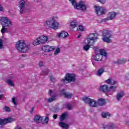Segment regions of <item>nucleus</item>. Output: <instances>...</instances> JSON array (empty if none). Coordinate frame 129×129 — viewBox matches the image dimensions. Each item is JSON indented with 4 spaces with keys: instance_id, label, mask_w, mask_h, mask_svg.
Here are the masks:
<instances>
[{
    "instance_id": "f257e3e1",
    "label": "nucleus",
    "mask_w": 129,
    "mask_h": 129,
    "mask_svg": "<svg viewBox=\"0 0 129 129\" xmlns=\"http://www.w3.org/2000/svg\"><path fill=\"white\" fill-rule=\"evenodd\" d=\"M16 48L18 51L21 53H27L28 50L30 49V45L26 44L25 40H19L16 43Z\"/></svg>"
},
{
    "instance_id": "f03ea898",
    "label": "nucleus",
    "mask_w": 129,
    "mask_h": 129,
    "mask_svg": "<svg viewBox=\"0 0 129 129\" xmlns=\"http://www.w3.org/2000/svg\"><path fill=\"white\" fill-rule=\"evenodd\" d=\"M71 3L72 6H73L76 10H79L80 9L81 11L85 12L86 11V5L84 4L83 1H81L79 4L76 2V0H69Z\"/></svg>"
},
{
    "instance_id": "7ed1b4c3",
    "label": "nucleus",
    "mask_w": 129,
    "mask_h": 129,
    "mask_svg": "<svg viewBox=\"0 0 129 129\" xmlns=\"http://www.w3.org/2000/svg\"><path fill=\"white\" fill-rule=\"evenodd\" d=\"M0 22H3V23H4V26L3 25V28L1 29V33L2 34H5V32H6L7 31V28L5 27H10V26H12V22L9 20V18L7 17H1Z\"/></svg>"
},
{
    "instance_id": "20e7f679",
    "label": "nucleus",
    "mask_w": 129,
    "mask_h": 129,
    "mask_svg": "<svg viewBox=\"0 0 129 129\" xmlns=\"http://www.w3.org/2000/svg\"><path fill=\"white\" fill-rule=\"evenodd\" d=\"M48 37L46 36H40L34 40L33 44L34 46H37L41 44H45V43L48 42Z\"/></svg>"
},
{
    "instance_id": "39448f33",
    "label": "nucleus",
    "mask_w": 129,
    "mask_h": 129,
    "mask_svg": "<svg viewBox=\"0 0 129 129\" xmlns=\"http://www.w3.org/2000/svg\"><path fill=\"white\" fill-rule=\"evenodd\" d=\"M102 36L103 37L102 38L103 42H106V43H111V39L110 38L112 37V35H111V32L109 30H103Z\"/></svg>"
},
{
    "instance_id": "423d86ee",
    "label": "nucleus",
    "mask_w": 129,
    "mask_h": 129,
    "mask_svg": "<svg viewBox=\"0 0 129 129\" xmlns=\"http://www.w3.org/2000/svg\"><path fill=\"white\" fill-rule=\"evenodd\" d=\"M45 24L53 30H57L59 27V23L54 20V17H52L51 20L46 21Z\"/></svg>"
},
{
    "instance_id": "0eeeda50",
    "label": "nucleus",
    "mask_w": 129,
    "mask_h": 129,
    "mask_svg": "<svg viewBox=\"0 0 129 129\" xmlns=\"http://www.w3.org/2000/svg\"><path fill=\"white\" fill-rule=\"evenodd\" d=\"M83 100L86 103L89 104L90 106H92V107H96L97 106V102L88 97L83 98Z\"/></svg>"
},
{
    "instance_id": "6e6552de",
    "label": "nucleus",
    "mask_w": 129,
    "mask_h": 129,
    "mask_svg": "<svg viewBox=\"0 0 129 129\" xmlns=\"http://www.w3.org/2000/svg\"><path fill=\"white\" fill-rule=\"evenodd\" d=\"M98 38L95 37V33H92L89 35L88 38L87 39V44L90 46H93L95 43V40H97Z\"/></svg>"
},
{
    "instance_id": "1a4fd4ad",
    "label": "nucleus",
    "mask_w": 129,
    "mask_h": 129,
    "mask_svg": "<svg viewBox=\"0 0 129 129\" xmlns=\"http://www.w3.org/2000/svg\"><path fill=\"white\" fill-rule=\"evenodd\" d=\"M75 75L73 74H68L66 75V77L63 78L61 81L65 82L68 81V82H74L75 81Z\"/></svg>"
},
{
    "instance_id": "9d476101",
    "label": "nucleus",
    "mask_w": 129,
    "mask_h": 129,
    "mask_svg": "<svg viewBox=\"0 0 129 129\" xmlns=\"http://www.w3.org/2000/svg\"><path fill=\"white\" fill-rule=\"evenodd\" d=\"M13 121H15L14 118L8 117L4 119L0 118V125H5V124L13 122Z\"/></svg>"
},
{
    "instance_id": "9b49d317",
    "label": "nucleus",
    "mask_w": 129,
    "mask_h": 129,
    "mask_svg": "<svg viewBox=\"0 0 129 129\" xmlns=\"http://www.w3.org/2000/svg\"><path fill=\"white\" fill-rule=\"evenodd\" d=\"M95 8L97 16H101L106 13V10L101 7L95 6Z\"/></svg>"
},
{
    "instance_id": "f8f14e48",
    "label": "nucleus",
    "mask_w": 129,
    "mask_h": 129,
    "mask_svg": "<svg viewBox=\"0 0 129 129\" xmlns=\"http://www.w3.org/2000/svg\"><path fill=\"white\" fill-rule=\"evenodd\" d=\"M26 5V2L22 0L19 3V8H20V13L22 15L25 14V5Z\"/></svg>"
},
{
    "instance_id": "ddd939ff",
    "label": "nucleus",
    "mask_w": 129,
    "mask_h": 129,
    "mask_svg": "<svg viewBox=\"0 0 129 129\" xmlns=\"http://www.w3.org/2000/svg\"><path fill=\"white\" fill-rule=\"evenodd\" d=\"M117 14L115 12H109L108 13V17L107 18H106L105 19L102 20L101 22H106V21L110 20H113L114 18H115Z\"/></svg>"
},
{
    "instance_id": "4468645a",
    "label": "nucleus",
    "mask_w": 129,
    "mask_h": 129,
    "mask_svg": "<svg viewBox=\"0 0 129 129\" xmlns=\"http://www.w3.org/2000/svg\"><path fill=\"white\" fill-rule=\"evenodd\" d=\"M42 50L44 52H52L55 50V47L53 46L45 45L42 47Z\"/></svg>"
},
{
    "instance_id": "2eb2a0df",
    "label": "nucleus",
    "mask_w": 129,
    "mask_h": 129,
    "mask_svg": "<svg viewBox=\"0 0 129 129\" xmlns=\"http://www.w3.org/2000/svg\"><path fill=\"white\" fill-rule=\"evenodd\" d=\"M99 91L102 92H108L109 91V88L107 85H103L100 86Z\"/></svg>"
},
{
    "instance_id": "dca6fc26",
    "label": "nucleus",
    "mask_w": 129,
    "mask_h": 129,
    "mask_svg": "<svg viewBox=\"0 0 129 129\" xmlns=\"http://www.w3.org/2000/svg\"><path fill=\"white\" fill-rule=\"evenodd\" d=\"M60 92L62 93V95L66 98H71L72 96H73V94H67L66 92H65V89H63L60 91Z\"/></svg>"
},
{
    "instance_id": "f3484780",
    "label": "nucleus",
    "mask_w": 129,
    "mask_h": 129,
    "mask_svg": "<svg viewBox=\"0 0 129 129\" xmlns=\"http://www.w3.org/2000/svg\"><path fill=\"white\" fill-rule=\"evenodd\" d=\"M68 36V33L65 31H61L58 34V38H62V39H64V38H67Z\"/></svg>"
},
{
    "instance_id": "a211bd4d",
    "label": "nucleus",
    "mask_w": 129,
    "mask_h": 129,
    "mask_svg": "<svg viewBox=\"0 0 129 129\" xmlns=\"http://www.w3.org/2000/svg\"><path fill=\"white\" fill-rule=\"evenodd\" d=\"M34 121H36L37 123H40V122H42V120H43V117L39 116V115H36L34 119Z\"/></svg>"
},
{
    "instance_id": "6ab92c4d",
    "label": "nucleus",
    "mask_w": 129,
    "mask_h": 129,
    "mask_svg": "<svg viewBox=\"0 0 129 129\" xmlns=\"http://www.w3.org/2000/svg\"><path fill=\"white\" fill-rule=\"evenodd\" d=\"M97 103L100 106H102V105H104V104L106 103V102L105 101V100L102 98H100L98 99Z\"/></svg>"
},
{
    "instance_id": "aec40b11",
    "label": "nucleus",
    "mask_w": 129,
    "mask_h": 129,
    "mask_svg": "<svg viewBox=\"0 0 129 129\" xmlns=\"http://www.w3.org/2000/svg\"><path fill=\"white\" fill-rule=\"evenodd\" d=\"M105 83H107V84H109L110 85H115L117 83L116 81L112 82L111 79H107L105 81Z\"/></svg>"
},
{
    "instance_id": "412c9836",
    "label": "nucleus",
    "mask_w": 129,
    "mask_h": 129,
    "mask_svg": "<svg viewBox=\"0 0 129 129\" xmlns=\"http://www.w3.org/2000/svg\"><path fill=\"white\" fill-rule=\"evenodd\" d=\"M59 125L61 126V127H62L63 129H69V126L68 124L63 122H59Z\"/></svg>"
},
{
    "instance_id": "4be33fe9",
    "label": "nucleus",
    "mask_w": 129,
    "mask_h": 129,
    "mask_svg": "<svg viewBox=\"0 0 129 129\" xmlns=\"http://www.w3.org/2000/svg\"><path fill=\"white\" fill-rule=\"evenodd\" d=\"M115 126L113 124L111 125H103V128L104 129H113L114 128Z\"/></svg>"
},
{
    "instance_id": "5701e85b",
    "label": "nucleus",
    "mask_w": 129,
    "mask_h": 129,
    "mask_svg": "<svg viewBox=\"0 0 129 129\" xmlns=\"http://www.w3.org/2000/svg\"><path fill=\"white\" fill-rule=\"evenodd\" d=\"M95 61H101L102 60V56L99 53L96 54L95 56Z\"/></svg>"
},
{
    "instance_id": "b1692460",
    "label": "nucleus",
    "mask_w": 129,
    "mask_h": 129,
    "mask_svg": "<svg viewBox=\"0 0 129 129\" xmlns=\"http://www.w3.org/2000/svg\"><path fill=\"white\" fill-rule=\"evenodd\" d=\"M123 95H124V94L123 92L118 93L116 95L117 100H120V98H122V97H123Z\"/></svg>"
},
{
    "instance_id": "393cba45",
    "label": "nucleus",
    "mask_w": 129,
    "mask_h": 129,
    "mask_svg": "<svg viewBox=\"0 0 129 129\" xmlns=\"http://www.w3.org/2000/svg\"><path fill=\"white\" fill-rule=\"evenodd\" d=\"M78 24L76 20H74L71 22V26L72 28H76V26H78Z\"/></svg>"
},
{
    "instance_id": "a878e982",
    "label": "nucleus",
    "mask_w": 129,
    "mask_h": 129,
    "mask_svg": "<svg viewBox=\"0 0 129 129\" xmlns=\"http://www.w3.org/2000/svg\"><path fill=\"white\" fill-rule=\"evenodd\" d=\"M100 54L101 56H104L105 57H107V53L104 49L100 50Z\"/></svg>"
},
{
    "instance_id": "bb28decb",
    "label": "nucleus",
    "mask_w": 129,
    "mask_h": 129,
    "mask_svg": "<svg viewBox=\"0 0 129 129\" xmlns=\"http://www.w3.org/2000/svg\"><path fill=\"white\" fill-rule=\"evenodd\" d=\"M102 116L103 118H107V117H109L110 116V114L108 112H102Z\"/></svg>"
},
{
    "instance_id": "cd10ccee",
    "label": "nucleus",
    "mask_w": 129,
    "mask_h": 129,
    "mask_svg": "<svg viewBox=\"0 0 129 129\" xmlns=\"http://www.w3.org/2000/svg\"><path fill=\"white\" fill-rule=\"evenodd\" d=\"M66 117H67V113L65 112L62 113L60 117V121H63V120H64Z\"/></svg>"
},
{
    "instance_id": "c85d7f7f",
    "label": "nucleus",
    "mask_w": 129,
    "mask_h": 129,
    "mask_svg": "<svg viewBox=\"0 0 129 129\" xmlns=\"http://www.w3.org/2000/svg\"><path fill=\"white\" fill-rule=\"evenodd\" d=\"M6 82L8 83V84H9V85H10L11 86H15L14 83L11 80H7L6 81Z\"/></svg>"
},
{
    "instance_id": "c756f323",
    "label": "nucleus",
    "mask_w": 129,
    "mask_h": 129,
    "mask_svg": "<svg viewBox=\"0 0 129 129\" xmlns=\"http://www.w3.org/2000/svg\"><path fill=\"white\" fill-rule=\"evenodd\" d=\"M103 72H104V70H103V69H100L98 71L97 75H98V76H100V75H101Z\"/></svg>"
},
{
    "instance_id": "7c9ffc66",
    "label": "nucleus",
    "mask_w": 129,
    "mask_h": 129,
    "mask_svg": "<svg viewBox=\"0 0 129 129\" xmlns=\"http://www.w3.org/2000/svg\"><path fill=\"white\" fill-rule=\"evenodd\" d=\"M56 98L55 96H52V98H48L47 102H53V101Z\"/></svg>"
},
{
    "instance_id": "2f4dec72",
    "label": "nucleus",
    "mask_w": 129,
    "mask_h": 129,
    "mask_svg": "<svg viewBox=\"0 0 129 129\" xmlns=\"http://www.w3.org/2000/svg\"><path fill=\"white\" fill-rule=\"evenodd\" d=\"M91 45H90L89 44H88L87 43V45H86L84 47V49L85 50V51H88V50H89V48H90Z\"/></svg>"
},
{
    "instance_id": "473e14b6",
    "label": "nucleus",
    "mask_w": 129,
    "mask_h": 129,
    "mask_svg": "<svg viewBox=\"0 0 129 129\" xmlns=\"http://www.w3.org/2000/svg\"><path fill=\"white\" fill-rule=\"evenodd\" d=\"M123 63V60H118L117 61H114V64H122Z\"/></svg>"
},
{
    "instance_id": "72a5a7b5",
    "label": "nucleus",
    "mask_w": 129,
    "mask_h": 129,
    "mask_svg": "<svg viewBox=\"0 0 129 129\" xmlns=\"http://www.w3.org/2000/svg\"><path fill=\"white\" fill-rule=\"evenodd\" d=\"M4 110H5V111H7L8 112L11 111V109H10V107H8V106H5L3 108Z\"/></svg>"
},
{
    "instance_id": "f704fd0d",
    "label": "nucleus",
    "mask_w": 129,
    "mask_h": 129,
    "mask_svg": "<svg viewBox=\"0 0 129 129\" xmlns=\"http://www.w3.org/2000/svg\"><path fill=\"white\" fill-rule=\"evenodd\" d=\"M117 88V86H111L109 87V89H112L113 91H115V89Z\"/></svg>"
},
{
    "instance_id": "c9c22d12",
    "label": "nucleus",
    "mask_w": 129,
    "mask_h": 129,
    "mask_svg": "<svg viewBox=\"0 0 129 129\" xmlns=\"http://www.w3.org/2000/svg\"><path fill=\"white\" fill-rule=\"evenodd\" d=\"M59 52H60V48H57L56 50L54 51V55H58Z\"/></svg>"
},
{
    "instance_id": "e433bc0d",
    "label": "nucleus",
    "mask_w": 129,
    "mask_h": 129,
    "mask_svg": "<svg viewBox=\"0 0 129 129\" xmlns=\"http://www.w3.org/2000/svg\"><path fill=\"white\" fill-rule=\"evenodd\" d=\"M67 107L69 110H71V109H72V106L71 105V104H68L67 105Z\"/></svg>"
},
{
    "instance_id": "4c0bfd02",
    "label": "nucleus",
    "mask_w": 129,
    "mask_h": 129,
    "mask_svg": "<svg viewBox=\"0 0 129 129\" xmlns=\"http://www.w3.org/2000/svg\"><path fill=\"white\" fill-rule=\"evenodd\" d=\"M50 81L52 82H55V81H56V79H55V78L53 77L52 76H50Z\"/></svg>"
},
{
    "instance_id": "58836bf2",
    "label": "nucleus",
    "mask_w": 129,
    "mask_h": 129,
    "mask_svg": "<svg viewBox=\"0 0 129 129\" xmlns=\"http://www.w3.org/2000/svg\"><path fill=\"white\" fill-rule=\"evenodd\" d=\"M84 27L82 25H80L79 26V30L78 31H84Z\"/></svg>"
},
{
    "instance_id": "ea45409f",
    "label": "nucleus",
    "mask_w": 129,
    "mask_h": 129,
    "mask_svg": "<svg viewBox=\"0 0 129 129\" xmlns=\"http://www.w3.org/2000/svg\"><path fill=\"white\" fill-rule=\"evenodd\" d=\"M44 121L47 124L48 123V122L49 121V117H46Z\"/></svg>"
},
{
    "instance_id": "a19ab883",
    "label": "nucleus",
    "mask_w": 129,
    "mask_h": 129,
    "mask_svg": "<svg viewBox=\"0 0 129 129\" xmlns=\"http://www.w3.org/2000/svg\"><path fill=\"white\" fill-rule=\"evenodd\" d=\"M98 2H99V3H100L102 5L105 4V0H98Z\"/></svg>"
},
{
    "instance_id": "79ce46f5",
    "label": "nucleus",
    "mask_w": 129,
    "mask_h": 129,
    "mask_svg": "<svg viewBox=\"0 0 129 129\" xmlns=\"http://www.w3.org/2000/svg\"><path fill=\"white\" fill-rule=\"evenodd\" d=\"M12 102L14 103V104L17 105V102H16V99H15V98H12Z\"/></svg>"
},
{
    "instance_id": "37998d69",
    "label": "nucleus",
    "mask_w": 129,
    "mask_h": 129,
    "mask_svg": "<svg viewBox=\"0 0 129 129\" xmlns=\"http://www.w3.org/2000/svg\"><path fill=\"white\" fill-rule=\"evenodd\" d=\"M53 117L54 119H57V117H58V115L56 114H54L53 116Z\"/></svg>"
},
{
    "instance_id": "c03bdc74",
    "label": "nucleus",
    "mask_w": 129,
    "mask_h": 129,
    "mask_svg": "<svg viewBox=\"0 0 129 129\" xmlns=\"http://www.w3.org/2000/svg\"><path fill=\"white\" fill-rule=\"evenodd\" d=\"M43 65V61H40L39 62V66L40 67H42Z\"/></svg>"
},
{
    "instance_id": "a18cd8bd",
    "label": "nucleus",
    "mask_w": 129,
    "mask_h": 129,
    "mask_svg": "<svg viewBox=\"0 0 129 129\" xmlns=\"http://www.w3.org/2000/svg\"><path fill=\"white\" fill-rule=\"evenodd\" d=\"M3 11H4V9L2 7V5H0V12H3Z\"/></svg>"
},
{
    "instance_id": "49530a36",
    "label": "nucleus",
    "mask_w": 129,
    "mask_h": 129,
    "mask_svg": "<svg viewBox=\"0 0 129 129\" xmlns=\"http://www.w3.org/2000/svg\"><path fill=\"white\" fill-rule=\"evenodd\" d=\"M52 92H53V91L52 90H50L48 94L51 95V94H52Z\"/></svg>"
},
{
    "instance_id": "de8ad7c7",
    "label": "nucleus",
    "mask_w": 129,
    "mask_h": 129,
    "mask_svg": "<svg viewBox=\"0 0 129 129\" xmlns=\"http://www.w3.org/2000/svg\"><path fill=\"white\" fill-rule=\"evenodd\" d=\"M3 46H4L3 43H0V49H3Z\"/></svg>"
},
{
    "instance_id": "09e8293b",
    "label": "nucleus",
    "mask_w": 129,
    "mask_h": 129,
    "mask_svg": "<svg viewBox=\"0 0 129 129\" xmlns=\"http://www.w3.org/2000/svg\"><path fill=\"white\" fill-rule=\"evenodd\" d=\"M43 75H48V72H44Z\"/></svg>"
},
{
    "instance_id": "8fccbe9b",
    "label": "nucleus",
    "mask_w": 129,
    "mask_h": 129,
    "mask_svg": "<svg viewBox=\"0 0 129 129\" xmlns=\"http://www.w3.org/2000/svg\"><path fill=\"white\" fill-rule=\"evenodd\" d=\"M81 37V34H79V35L77 37V38H80Z\"/></svg>"
},
{
    "instance_id": "3c124183",
    "label": "nucleus",
    "mask_w": 129,
    "mask_h": 129,
    "mask_svg": "<svg viewBox=\"0 0 129 129\" xmlns=\"http://www.w3.org/2000/svg\"><path fill=\"white\" fill-rule=\"evenodd\" d=\"M22 57H24L26 56V54H22Z\"/></svg>"
},
{
    "instance_id": "603ef678",
    "label": "nucleus",
    "mask_w": 129,
    "mask_h": 129,
    "mask_svg": "<svg viewBox=\"0 0 129 129\" xmlns=\"http://www.w3.org/2000/svg\"><path fill=\"white\" fill-rule=\"evenodd\" d=\"M3 43V40L2 39H0V44Z\"/></svg>"
},
{
    "instance_id": "864d4df0",
    "label": "nucleus",
    "mask_w": 129,
    "mask_h": 129,
    "mask_svg": "<svg viewBox=\"0 0 129 129\" xmlns=\"http://www.w3.org/2000/svg\"><path fill=\"white\" fill-rule=\"evenodd\" d=\"M126 124H127V125H129V122H127L126 123Z\"/></svg>"
},
{
    "instance_id": "5fc2aeb1",
    "label": "nucleus",
    "mask_w": 129,
    "mask_h": 129,
    "mask_svg": "<svg viewBox=\"0 0 129 129\" xmlns=\"http://www.w3.org/2000/svg\"><path fill=\"white\" fill-rule=\"evenodd\" d=\"M2 97H3V95H0V99H1V98H2Z\"/></svg>"
},
{
    "instance_id": "6e6d98bb",
    "label": "nucleus",
    "mask_w": 129,
    "mask_h": 129,
    "mask_svg": "<svg viewBox=\"0 0 129 129\" xmlns=\"http://www.w3.org/2000/svg\"><path fill=\"white\" fill-rule=\"evenodd\" d=\"M126 76H127V77H129V74H127L126 75Z\"/></svg>"
},
{
    "instance_id": "4d7b16f0",
    "label": "nucleus",
    "mask_w": 129,
    "mask_h": 129,
    "mask_svg": "<svg viewBox=\"0 0 129 129\" xmlns=\"http://www.w3.org/2000/svg\"><path fill=\"white\" fill-rule=\"evenodd\" d=\"M31 110H32V111H33V110H34V108L33 107L31 108Z\"/></svg>"
},
{
    "instance_id": "13d9d810",
    "label": "nucleus",
    "mask_w": 129,
    "mask_h": 129,
    "mask_svg": "<svg viewBox=\"0 0 129 129\" xmlns=\"http://www.w3.org/2000/svg\"><path fill=\"white\" fill-rule=\"evenodd\" d=\"M46 115L48 116H49V114H46Z\"/></svg>"
},
{
    "instance_id": "bf43d9fd",
    "label": "nucleus",
    "mask_w": 129,
    "mask_h": 129,
    "mask_svg": "<svg viewBox=\"0 0 129 129\" xmlns=\"http://www.w3.org/2000/svg\"><path fill=\"white\" fill-rule=\"evenodd\" d=\"M128 61H129V59H128Z\"/></svg>"
}]
</instances>
